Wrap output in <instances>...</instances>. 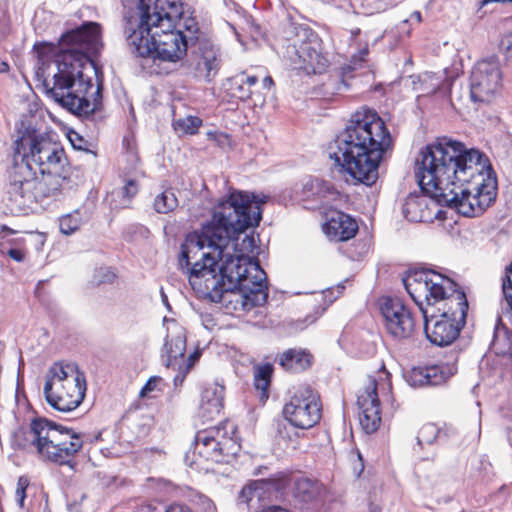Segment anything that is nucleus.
Returning a JSON list of instances; mask_svg holds the SVG:
<instances>
[{
	"instance_id": "54",
	"label": "nucleus",
	"mask_w": 512,
	"mask_h": 512,
	"mask_svg": "<svg viewBox=\"0 0 512 512\" xmlns=\"http://www.w3.org/2000/svg\"><path fill=\"white\" fill-rule=\"evenodd\" d=\"M489 2H512V0H483V4H486Z\"/></svg>"
},
{
	"instance_id": "13",
	"label": "nucleus",
	"mask_w": 512,
	"mask_h": 512,
	"mask_svg": "<svg viewBox=\"0 0 512 512\" xmlns=\"http://www.w3.org/2000/svg\"><path fill=\"white\" fill-rule=\"evenodd\" d=\"M281 415L296 429L305 431L315 427L322 418V401L318 391L309 384L299 385L284 403Z\"/></svg>"
},
{
	"instance_id": "40",
	"label": "nucleus",
	"mask_w": 512,
	"mask_h": 512,
	"mask_svg": "<svg viewBox=\"0 0 512 512\" xmlns=\"http://www.w3.org/2000/svg\"><path fill=\"white\" fill-rule=\"evenodd\" d=\"M28 239L26 237H16L4 239L0 243V250H4L5 245H9L13 249H27Z\"/></svg>"
},
{
	"instance_id": "48",
	"label": "nucleus",
	"mask_w": 512,
	"mask_h": 512,
	"mask_svg": "<svg viewBox=\"0 0 512 512\" xmlns=\"http://www.w3.org/2000/svg\"><path fill=\"white\" fill-rule=\"evenodd\" d=\"M262 85L265 89L271 90L274 87L275 83L270 75H266L262 80Z\"/></svg>"
},
{
	"instance_id": "37",
	"label": "nucleus",
	"mask_w": 512,
	"mask_h": 512,
	"mask_svg": "<svg viewBox=\"0 0 512 512\" xmlns=\"http://www.w3.org/2000/svg\"><path fill=\"white\" fill-rule=\"evenodd\" d=\"M208 140L213 141L217 146L223 148L231 145V136L221 131H208Z\"/></svg>"
},
{
	"instance_id": "7",
	"label": "nucleus",
	"mask_w": 512,
	"mask_h": 512,
	"mask_svg": "<svg viewBox=\"0 0 512 512\" xmlns=\"http://www.w3.org/2000/svg\"><path fill=\"white\" fill-rule=\"evenodd\" d=\"M411 299L419 307L436 311L439 317L466 323L469 308L465 292L453 279L430 269H418L403 279Z\"/></svg>"
},
{
	"instance_id": "33",
	"label": "nucleus",
	"mask_w": 512,
	"mask_h": 512,
	"mask_svg": "<svg viewBox=\"0 0 512 512\" xmlns=\"http://www.w3.org/2000/svg\"><path fill=\"white\" fill-rule=\"evenodd\" d=\"M33 50L36 52L38 60L45 64L51 58H55L57 60V55L61 52V47L58 49V46L54 43L50 42H38L33 46Z\"/></svg>"
},
{
	"instance_id": "22",
	"label": "nucleus",
	"mask_w": 512,
	"mask_h": 512,
	"mask_svg": "<svg viewBox=\"0 0 512 512\" xmlns=\"http://www.w3.org/2000/svg\"><path fill=\"white\" fill-rule=\"evenodd\" d=\"M303 433L288 423L277 421L275 424V434L273 436V447L280 453L296 451L300 448V439Z\"/></svg>"
},
{
	"instance_id": "38",
	"label": "nucleus",
	"mask_w": 512,
	"mask_h": 512,
	"mask_svg": "<svg viewBox=\"0 0 512 512\" xmlns=\"http://www.w3.org/2000/svg\"><path fill=\"white\" fill-rule=\"evenodd\" d=\"M29 484L30 481L28 477L20 476L18 478L15 496L20 507L24 506V501L26 499V490L29 487Z\"/></svg>"
},
{
	"instance_id": "41",
	"label": "nucleus",
	"mask_w": 512,
	"mask_h": 512,
	"mask_svg": "<svg viewBox=\"0 0 512 512\" xmlns=\"http://www.w3.org/2000/svg\"><path fill=\"white\" fill-rule=\"evenodd\" d=\"M139 191V185L136 180L130 179L126 182L124 187L122 188V195L128 202L137 195Z\"/></svg>"
},
{
	"instance_id": "1",
	"label": "nucleus",
	"mask_w": 512,
	"mask_h": 512,
	"mask_svg": "<svg viewBox=\"0 0 512 512\" xmlns=\"http://www.w3.org/2000/svg\"><path fill=\"white\" fill-rule=\"evenodd\" d=\"M265 201L247 191L230 192L215 206L211 220L188 233L181 245L178 264L192 289L219 303L226 314L267 301L266 273L259 262L227 251L231 240L259 225Z\"/></svg>"
},
{
	"instance_id": "50",
	"label": "nucleus",
	"mask_w": 512,
	"mask_h": 512,
	"mask_svg": "<svg viewBox=\"0 0 512 512\" xmlns=\"http://www.w3.org/2000/svg\"><path fill=\"white\" fill-rule=\"evenodd\" d=\"M359 60L360 61H365V58L366 56L369 54V50H368V47L365 46L364 48H362L360 51H359Z\"/></svg>"
},
{
	"instance_id": "20",
	"label": "nucleus",
	"mask_w": 512,
	"mask_h": 512,
	"mask_svg": "<svg viewBox=\"0 0 512 512\" xmlns=\"http://www.w3.org/2000/svg\"><path fill=\"white\" fill-rule=\"evenodd\" d=\"M225 387L210 383L201 392L199 414L205 420H213L220 415L224 408Z\"/></svg>"
},
{
	"instance_id": "6",
	"label": "nucleus",
	"mask_w": 512,
	"mask_h": 512,
	"mask_svg": "<svg viewBox=\"0 0 512 512\" xmlns=\"http://www.w3.org/2000/svg\"><path fill=\"white\" fill-rule=\"evenodd\" d=\"M337 151L330 154L342 172L355 182L373 185L393 139L383 119L371 109L354 112L336 139Z\"/></svg>"
},
{
	"instance_id": "24",
	"label": "nucleus",
	"mask_w": 512,
	"mask_h": 512,
	"mask_svg": "<svg viewBox=\"0 0 512 512\" xmlns=\"http://www.w3.org/2000/svg\"><path fill=\"white\" fill-rule=\"evenodd\" d=\"M186 351V343L180 338L166 340L164 344L163 358L164 364L167 368L174 370H182V364L184 362Z\"/></svg>"
},
{
	"instance_id": "36",
	"label": "nucleus",
	"mask_w": 512,
	"mask_h": 512,
	"mask_svg": "<svg viewBox=\"0 0 512 512\" xmlns=\"http://www.w3.org/2000/svg\"><path fill=\"white\" fill-rule=\"evenodd\" d=\"M0 254L3 257H8L9 259H11L17 263H23L27 259L28 248L27 249H13L9 245H5L4 250H0Z\"/></svg>"
},
{
	"instance_id": "57",
	"label": "nucleus",
	"mask_w": 512,
	"mask_h": 512,
	"mask_svg": "<svg viewBox=\"0 0 512 512\" xmlns=\"http://www.w3.org/2000/svg\"><path fill=\"white\" fill-rule=\"evenodd\" d=\"M371 512H380L379 510H377L376 508L372 509Z\"/></svg>"
},
{
	"instance_id": "11",
	"label": "nucleus",
	"mask_w": 512,
	"mask_h": 512,
	"mask_svg": "<svg viewBox=\"0 0 512 512\" xmlns=\"http://www.w3.org/2000/svg\"><path fill=\"white\" fill-rule=\"evenodd\" d=\"M381 398L384 401L392 399L391 374L385 367L368 376L357 397L359 422L366 433L376 432L381 425Z\"/></svg>"
},
{
	"instance_id": "3",
	"label": "nucleus",
	"mask_w": 512,
	"mask_h": 512,
	"mask_svg": "<svg viewBox=\"0 0 512 512\" xmlns=\"http://www.w3.org/2000/svg\"><path fill=\"white\" fill-rule=\"evenodd\" d=\"M123 33L131 54L165 62L182 60L199 40V24L181 0H122Z\"/></svg>"
},
{
	"instance_id": "21",
	"label": "nucleus",
	"mask_w": 512,
	"mask_h": 512,
	"mask_svg": "<svg viewBox=\"0 0 512 512\" xmlns=\"http://www.w3.org/2000/svg\"><path fill=\"white\" fill-rule=\"evenodd\" d=\"M313 355L304 348H289L275 357V362L285 371L292 374L309 369L313 363Z\"/></svg>"
},
{
	"instance_id": "26",
	"label": "nucleus",
	"mask_w": 512,
	"mask_h": 512,
	"mask_svg": "<svg viewBox=\"0 0 512 512\" xmlns=\"http://www.w3.org/2000/svg\"><path fill=\"white\" fill-rule=\"evenodd\" d=\"M274 368L271 363L257 365L254 369V388L259 392V399L265 403L269 398Z\"/></svg>"
},
{
	"instance_id": "46",
	"label": "nucleus",
	"mask_w": 512,
	"mask_h": 512,
	"mask_svg": "<svg viewBox=\"0 0 512 512\" xmlns=\"http://www.w3.org/2000/svg\"><path fill=\"white\" fill-rule=\"evenodd\" d=\"M241 79L243 80V83L246 84L247 88L249 90H252L254 86L257 85L259 78L256 75H246L245 73H242Z\"/></svg>"
},
{
	"instance_id": "52",
	"label": "nucleus",
	"mask_w": 512,
	"mask_h": 512,
	"mask_svg": "<svg viewBox=\"0 0 512 512\" xmlns=\"http://www.w3.org/2000/svg\"><path fill=\"white\" fill-rule=\"evenodd\" d=\"M345 289V286L344 285H338L337 286V292H338V295L335 296L332 300H330V302H332L334 299H336L340 294L343 293V290Z\"/></svg>"
},
{
	"instance_id": "18",
	"label": "nucleus",
	"mask_w": 512,
	"mask_h": 512,
	"mask_svg": "<svg viewBox=\"0 0 512 512\" xmlns=\"http://www.w3.org/2000/svg\"><path fill=\"white\" fill-rule=\"evenodd\" d=\"M197 49L194 52L195 76L210 82L220 69L221 59L218 49L199 30Z\"/></svg>"
},
{
	"instance_id": "34",
	"label": "nucleus",
	"mask_w": 512,
	"mask_h": 512,
	"mask_svg": "<svg viewBox=\"0 0 512 512\" xmlns=\"http://www.w3.org/2000/svg\"><path fill=\"white\" fill-rule=\"evenodd\" d=\"M440 429L433 423H426L418 431L417 440L420 446L433 444L438 438Z\"/></svg>"
},
{
	"instance_id": "35",
	"label": "nucleus",
	"mask_w": 512,
	"mask_h": 512,
	"mask_svg": "<svg viewBox=\"0 0 512 512\" xmlns=\"http://www.w3.org/2000/svg\"><path fill=\"white\" fill-rule=\"evenodd\" d=\"M231 96L240 100V101H247L251 100L254 95L253 90H249L246 86V84L243 83V80L240 79V81H234L231 83Z\"/></svg>"
},
{
	"instance_id": "44",
	"label": "nucleus",
	"mask_w": 512,
	"mask_h": 512,
	"mask_svg": "<svg viewBox=\"0 0 512 512\" xmlns=\"http://www.w3.org/2000/svg\"><path fill=\"white\" fill-rule=\"evenodd\" d=\"M117 279V274L110 268L102 271L99 283H113Z\"/></svg>"
},
{
	"instance_id": "4",
	"label": "nucleus",
	"mask_w": 512,
	"mask_h": 512,
	"mask_svg": "<svg viewBox=\"0 0 512 512\" xmlns=\"http://www.w3.org/2000/svg\"><path fill=\"white\" fill-rule=\"evenodd\" d=\"M9 195L19 208L56 198L71 183L72 167L60 142L26 129L14 141Z\"/></svg>"
},
{
	"instance_id": "17",
	"label": "nucleus",
	"mask_w": 512,
	"mask_h": 512,
	"mask_svg": "<svg viewBox=\"0 0 512 512\" xmlns=\"http://www.w3.org/2000/svg\"><path fill=\"white\" fill-rule=\"evenodd\" d=\"M323 217L322 231L332 242L349 241L358 233L357 221L339 209L330 207L325 210Z\"/></svg>"
},
{
	"instance_id": "30",
	"label": "nucleus",
	"mask_w": 512,
	"mask_h": 512,
	"mask_svg": "<svg viewBox=\"0 0 512 512\" xmlns=\"http://www.w3.org/2000/svg\"><path fill=\"white\" fill-rule=\"evenodd\" d=\"M501 290L508 307V321L512 325V262L506 266L504 275L501 278Z\"/></svg>"
},
{
	"instance_id": "56",
	"label": "nucleus",
	"mask_w": 512,
	"mask_h": 512,
	"mask_svg": "<svg viewBox=\"0 0 512 512\" xmlns=\"http://www.w3.org/2000/svg\"><path fill=\"white\" fill-rule=\"evenodd\" d=\"M325 293H326V295H327V294H332V293H333V291H332V289H328Z\"/></svg>"
},
{
	"instance_id": "25",
	"label": "nucleus",
	"mask_w": 512,
	"mask_h": 512,
	"mask_svg": "<svg viewBox=\"0 0 512 512\" xmlns=\"http://www.w3.org/2000/svg\"><path fill=\"white\" fill-rule=\"evenodd\" d=\"M402 212L410 222H423L429 216L427 201L422 196L409 195L403 204Z\"/></svg>"
},
{
	"instance_id": "49",
	"label": "nucleus",
	"mask_w": 512,
	"mask_h": 512,
	"mask_svg": "<svg viewBox=\"0 0 512 512\" xmlns=\"http://www.w3.org/2000/svg\"><path fill=\"white\" fill-rule=\"evenodd\" d=\"M31 238H35V239H36V241L38 242V243H35V244H36V246H37V249H38V250H41V249H42V247H43V246H44V244H45V243H44V242H45V239L43 238V236H42V235H34V234H31V235H30V239H31Z\"/></svg>"
},
{
	"instance_id": "14",
	"label": "nucleus",
	"mask_w": 512,
	"mask_h": 512,
	"mask_svg": "<svg viewBox=\"0 0 512 512\" xmlns=\"http://www.w3.org/2000/svg\"><path fill=\"white\" fill-rule=\"evenodd\" d=\"M502 88V72L495 57L480 60L471 73L470 94L474 102H490Z\"/></svg>"
},
{
	"instance_id": "5",
	"label": "nucleus",
	"mask_w": 512,
	"mask_h": 512,
	"mask_svg": "<svg viewBox=\"0 0 512 512\" xmlns=\"http://www.w3.org/2000/svg\"><path fill=\"white\" fill-rule=\"evenodd\" d=\"M100 37L101 26L96 22L64 33L59 40L61 52L57 55L53 85L45 83L47 93L78 116H89L102 108V85L95 86L91 77L83 73L89 53L97 49Z\"/></svg>"
},
{
	"instance_id": "19",
	"label": "nucleus",
	"mask_w": 512,
	"mask_h": 512,
	"mask_svg": "<svg viewBox=\"0 0 512 512\" xmlns=\"http://www.w3.org/2000/svg\"><path fill=\"white\" fill-rule=\"evenodd\" d=\"M456 371L454 363L414 367L410 373V381L413 386H438L445 383Z\"/></svg>"
},
{
	"instance_id": "53",
	"label": "nucleus",
	"mask_w": 512,
	"mask_h": 512,
	"mask_svg": "<svg viewBox=\"0 0 512 512\" xmlns=\"http://www.w3.org/2000/svg\"><path fill=\"white\" fill-rule=\"evenodd\" d=\"M143 510H147V511L151 512V511L155 510V507L151 504H147V505L143 506Z\"/></svg>"
},
{
	"instance_id": "29",
	"label": "nucleus",
	"mask_w": 512,
	"mask_h": 512,
	"mask_svg": "<svg viewBox=\"0 0 512 512\" xmlns=\"http://www.w3.org/2000/svg\"><path fill=\"white\" fill-rule=\"evenodd\" d=\"M83 223L82 215L79 209L63 215L59 219V229L65 235L75 233Z\"/></svg>"
},
{
	"instance_id": "32",
	"label": "nucleus",
	"mask_w": 512,
	"mask_h": 512,
	"mask_svg": "<svg viewBox=\"0 0 512 512\" xmlns=\"http://www.w3.org/2000/svg\"><path fill=\"white\" fill-rule=\"evenodd\" d=\"M164 381L160 376H151L139 392L142 399H156L163 392Z\"/></svg>"
},
{
	"instance_id": "55",
	"label": "nucleus",
	"mask_w": 512,
	"mask_h": 512,
	"mask_svg": "<svg viewBox=\"0 0 512 512\" xmlns=\"http://www.w3.org/2000/svg\"><path fill=\"white\" fill-rule=\"evenodd\" d=\"M2 230H3V232H7L9 234H13L14 233V231L12 229H10V228H8L6 226H4Z\"/></svg>"
},
{
	"instance_id": "16",
	"label": "nucleus",
	"mask_w": 512,
	"mask_h": 512,
	"mask_svg": "<svg viewBox=\"0 0 512 512\" xmlns=\"http://www.w3.org/2000/svg\"><path fill=\"white\" fill-rule=\"evenodd\" d=\"M424 318V332L426 338L434 345L448 346L452 344L460 335L465 322H459L455 319L439 317L436 311L428 307L419 308Z\"/></svg>"
},
{
	"instance_id": "2",
	"label": "nucleus",
	"mask_w": 512,
	"mask_h": 512,
	"mask_svg": "<svg viewBox=\"0 0 512 512\" xmlns=\"http://www.w3.org/2000/svg\"><path fill=\"white\" fill-rule=\"evenodd\" d=\"M415 177L424 192L466 217L482 215L497 197V178L486 154L447 138L420 151Z\"/></svg>"
},
{
	"instance_id": "12",
	"label": "nucleus",
	"mask_w": 512,
	"mask_h": 512,
	"mask_svg": "<svg viewBox=\"0 0 512 512\" xmlns=\"http://www.w3.org/2000/svg\"><path fill=\"white\" fill-rule=\"evenodd\" d=\"M285 56L294 68L306 74H323L330 66L323 41L308 29L297 32L296 38L287 45Z\"/></svg>"
},
{
	"instance_id": "23",
	"label": "nucleus",
	"mask_w": 512,
	"mask_h": 512,
	"mask_svg": "<svg viewBox=\"0 0 512 512\" xmlns=\"http://www.w3.org/2000/svg\"><path fill=\"white\" fill-rule=\"evenodd\" d=\"M324 492L323 485L305 476L294 479L292 496L300 503L308 504L318 501Z\"/></svg>"
},
{
	"instance_id": "42",
	"label": "nucleus",
	"mask_w": 512,
	"mask_h": 512,
	"mask_svg": "<svg viewBox=\"0 0 512 512\" xmlns=\"http://www.w3.org/2000/svg\"><path fill=\"white\" fill-rule=\"evenodd\" d=\"M163 512H193V510L185 503L172 502L165 507Z\"/></svg>"
},
{
	"instance_id": "51",
	"label": "nucleus",
	"mask_w": 512,
	"mask_h": 512,
	"mask_svg": "<svg viewBox=\"0 0 512 512\" xmlns=\"http://www.w3.org/2000/svg\"><path fill=\"white\" fill-rule=\"evenodd\" d=\"M10 69L9 64L5 61L0 63V73H6Z\"/></svg>"
},
{
	"instance_id": "47",
	"label": "nucleus",
	"mask_w": 512,
	"mask_h": 512,
	"mask_svg": "<svg viewBox=\"0 0 512 512\" xmlns=\"http://www.w3.org/2000/svg\"><path fill=\"white\" fill-rule=\"evenodd\" d=\"M255 490H256V482L250 483V484L246 485L245 487H243V489L241 490V495L251 498L252 494L255 492Z\"/></svg>"
},
{
	"instance_id": "27",
	"label": "nucleus",
	"mask_w": 512,
	"mask_h": 512,
	"mask_svg": "<svg viewBox=\"0 0 512 512\" xmlns=\"http://www.w3.org/2000/svg\"><path fill=\"white\" fill-rule=\"evenodd\" d=\"M178 206V199L172 188L165 189L154 199V209L161 214L174 211Z\"/></svg>"
},
{
	"instance_id": "10",
	"label": "nucleus",
	"mask_w": 512,
	"mask_h": 512,
	"mask_svg": "<svg viewBox=\"0 0 512 512\" xmlns=\"http://www.w3.org/2000/svg\"><path fill=\"white\" fill-rule=\"evenodd\" d=\"M86 375L76 362L59 360L45 374L43 394L54 410L67 413L77 409L85 398Z\"/></svg>"
},
{
	"instance_id": "45",
	"label": "nucleus",
	"mask_w": 512,
	"mask_h": 512,
	"mask_svg": "<svg viewBox=\"0 0 512 512\" xmlns=\"http://www.w3.org/2000/svg\"><path fill=\"white\" fill-rule=\"evenodd\" d=\"M311 187H315L318 190L322 191L325 190L329 194H333L335 192L334 188L329 186L328 183L321 181V180H315L310 183Z\"/></svg>"
},
{
	"instance_id": "43",
	"label": "nucleus",
	"mask_w": 512,
	"mask_h": 512,
	"mask_svg": "<svg viewBox=\"0 0 512 512\" xmlns=\"http://www.w3.org/2000/svg\"><path fill=\"white\" fill-rule=\"evenodd\" d=\"M200 353L194 352L188 356L187 359L184 358V362L182 364V372L187 373L195 364V362L199 359Z\"/></svg>"
},
{
	"instance_id": "15",
	"label": "nucleus",
	"mask_w": 512,
	"mask_h": 512,
	"mask_svg": "<svg viewBox=\"0 0 512 512\" xmlns=\"http://www.w3.org/2000/svg\"><path fill=\"white\" fill-rule=\"evenodd\" d=\"M387 332L395 339L410 338L416 328L412 311L400 299L388 297L381 306Z\"/></svg>"
},
{
	"instance_id": "31",
	"label": "nucleus",
	"mask_w": 512,
	"mask_h": 512,
	"mask_svg": "<svg viewBox=\"0 0 512 512\" xmlns=\"http://www.w3.org/2000/svg\"><path fill=\"white\" fill-rule=\"evenodd\" d=\"M294 473L290 470L280 471L269 478L262 480L267 485L271 486L278 492L284 491L291 483L294 484Z\"/></svg>"
},
{
	"instance_id": "8",
	"label": "nucleus",
	"mask_w": 512,
	"mask_h": 512,
	"mask_svg": "<svg viewBox=\"0 0 512 512\" xmlns=\"http://www.w3.org/2000/svg\"><path fill=\"white\" fill-rule=\"evenodd\" d=\"M242 449L238 427L229 420L198 430L193 447L185 456L187 465L199 472H209L217 464H230Z\"/></svg>"
},
{
	"instance_id": "28",
	"label": "nucleus",
	"mask_w": 512,
	"mask_h": 512,
	"mask_svg": "<svg viewBox=\"0 0 512 512\" xmlns=\"http://www.w3.org/2000/svg\"><path fill=\"white\" fill-rule=\"evenodd\" d=\"M202 125V119L198 116L192 115H188L183 118H178L173 121V127L175 131H178L185 135H196L199 132V129Z\"/></svg>"
},
{
	"instance_id": "9",
	"label": "nucleus",
	"mask_w": 512,
	"mask_h": 512,
	"mask_svg": "<svg viewBox=\"0 0 512 512\" xmlns=\"http://www.w3.org/2000/svg\"><path fill=\"white\" fill-rule=\"evenodd\" d=\"M30 444L45 461L75 469L84 446L83 436L45 418L33 419L28 430Z\"/></svg>"
},
{
	"instance_id": "39",
	"label": "nucleus",
	"mask_w": 512,
	"mask_h": 512,
	"mask_svg": "<svg viewBox=\"0 0 512 512\" xmlns=\"http://www.w3.org/2000/svg\"><path fill=\"white\" fill-rule=\"evenodd\" d=\"M499 51L507 60L512 59V32L502 36L499 43Z\"/></svg>"
}]
</instances>
